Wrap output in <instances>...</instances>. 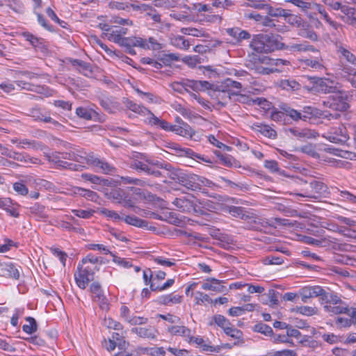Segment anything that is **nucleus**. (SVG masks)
Segmentation results:
<instances>
[{
    "instance_id": "obj_1",
    "label": "nucleus",
    "mask_w": 356,
    "mask_h": 356,
    "mask_svg": "<svg viewBox=\"0 0 356 356\" xmlns=\"http://www.w3.org/2000/svg\"><path fill=\"white\" fill-rule=\"evenodd\" d=\"M159 162L160 161L149 159L145 154L136 152L131 157L129 167L138 172H145L147 175L161 177L163 175L161 171L156 169L154 164Z\"/></svg>"
},
{
    "instance_id": "obj_2",
    "label": "nucleus",
    "mask_w": 356,
    "mask_h": 356,
    "mask_svg": "<svg viewBox=\"0 0 356 356\" xmlns=\"http://www.w3.org/2000/svg\"><path fill=\"white\" fill-rule=\"evenodd\" d=\"M308 79L314 85L312 88L319 92L324 94L343 92L341 90V84L334 80L318 76H308Z\"/></svg>"
},
{
    "instance_id": "obj_3",
    "label": "nucleus",
    "mask_w": 356,
    "mask_h": 356,
    "mask_svg": "<svg viewBox=\"0 0 356 356\" xmlns=\"http://www.w3.org/2000/svg\"><path fill=\"white\" fill-rule=\"evenodd\" d=\"M98 270L97 266H91L79 264L77 267L78 272L74 273L77 286L81 289H85L88 282L93 280L95 271Z\"/></svg>"
},
{
    "instance_id": "obj_4",
    "label": "nucleus",
    "mask_w": 356,
    "mask_h": 356,
    "mask_svg": "<svg viewBox=\"0 0 356 356\" xmlns=\"http://www.w3.org/2000/svg\"><path fill=\"white\" fill-rule=\"evenodd\" d=\"M308 186L310 188V190H308V188H302L300 193H295V195L302 197L316 200L323 194L327 193L328 190V187L325 184L316 179H312L309 182Z\"/></svg>"
},
{
    "instance_id": "obj_5",
    "label": "nucleus",
    "mask_w": 356,
    "mask_h": 356,
    "mask_svg": "<svg viewBox=\"0 0 356 356\" xmlns=\"http://www.w3.org/2000/svg\"><path fill=\"white\" fill-rule=\"evenodd\" d=\"M323 136L331 143L340 145H344L350 138L348 130L343 125L330 128Z\"/></svg>"
},
{
    "instance_id": "obj_6",
    "label": "nucleus",
    "mask_w": 356,
    "mask_h": 356,
    "mask_svg": "<svg viewBox=\"0 0 356 356\" xmlns=\"http://www.w3.org/2000/svg\"><path fill=\"white\" fill-rule=\"evenodd\" d=\"M322 105L337 113L346 111L350 107L342 96H330L322 102Z\"/></svg>"
},
{
    "instance_id": "obj_7",
    "label": "nucleus",
    "mask_w": 356,
    "mask_h": 356,
    "mask_svg": "<svg viewBox=\"0 0 356 356\" xmlns=\"http://www.w3.org/2000/svg\"><path fill=\"white\" fill-rule=\"evenodd\" d=\"M168 147L173 150L174 153L179 156H186L193 159H197L205 163H212V161L209 157L197 154L190 148L181 147L179 145L176 143L170 144Z\"/></svg>"
},
{
    "instance_id": "obj_8",
    "label": "nucleus",
    "mask_w": 356,
    "mask_h": 356,
    "mask_svg": "<svg viewBox=\"0 0 356 356\" xmlns=\"http://www.w3.org/2000/svg\"><path fill=\"white\" fill-rule=\"evenodd\" d=\"M172 204L182 212L190 213L191 211L197 212L195 197L191 194L186 196L176 197Z\"/></svg>"
},
{
    "instance_id": "obj_9",
    "label": "nucleus",
    "mask_w": 356,
    "mask_h": 356,
    "mask_svg": "<svg viewBox=\"0 0 356 356\" xmlns=\"http://www.w3.org/2000/svg\"><path fill=\"white\" fill-rule=\"evenodd\" d=\"M86 159V164L99 169L104 174L112 175L116 170L115 168L106 160L97 157L93 154H88Z\"/></svg>"
},
{
    "instance_id": "obj_10",
    "label": "nucleus",
    "mask_w": 356,
    "mask_h": 356,
    "mask_svg": "<svg viewBox=\"0 0 356 356\" xmlns=\"http://www.w3.org/2000/svg\"><path fill=\"white\" fill-rule=\"evenodd\" d=\"M222 99V101H218L217 103V105L221 107H225L228 102L232 99H234V101L241 102V103H246L248 99V97L245 95H242L240 93H236L230 92V90H222L219 96Z\"/></svg>"
},
{
    "instance_id": "obj_11",
    "label": "nucleus",
    "mask_w": 356,
    "mask_h": 356,
    "mask_svg": "<svg viewBox=\"0 0 356 356\" xmlns=\"http://www.w3.org/2000/svg\"><path fill=\"white\" fill-rule=\"evenodd\" d=\"M301 300L303 302H307V300L314 297H320L324 294V289L320 286H305L300 292Z\"/></svg>"
},
{
    "instance_id": "obj_12",
    "label": "nucleus",
    "mask_w": 356,
    "mask_h": 356,
    "mask_svg": "<svg viewBox=\"0 0 356 356\" xmlns=\"http://www.w3.org/2000/svg\"><path fill=\"white\" fill-rule=\"evenodd\" d=\"M122 47H138L143 49H149L148 42L140 37H124L117 43Z\"/></svg>"
},
{
    "instance_id": "obj_13",
    "label": "nucleus",
    "mask_w": 356,
    "mask_h": 356,
    "mask_svg": "<svg viewBox=\"0 0 356 356\" xmlns=\"http://www.w3.org/2000/svg\"><path fill=\"white\" fill-rule=\"evenodd\" d=\"M155 166L158 169L166 170V176L177 183L182 170L174 168L170 163L165 161H160L159 163H155Z\"/></svg>"
},
{
    "instance_id": "obj_14",
    "label": "nucleus",
    "mask_w": 356,
    "mask_h": 356,
    "mask_svg": "<svg viewBox=\"0 0 356 356\" xmlns=\"http://www.w3.org/2000/svg\"><path fill=\"white\" fill-rule=\"evenodd\" d=\"M99 104L109 113H115L122 109L120 102L113 97H102L99 98Z\"/></svg>"
},
{
    "instance_id": "obj_15",
    "label": "nucleus",
    "mask_w": 356,
    "mask_h": 356,
    "mask_svg": "<svg viewBox=\"0 0 356 356\" xmlns=\"http://www.w3.org/2000/svg\"><path fill=\"white\" fill-rule=\"evenodd\" d=\"M19 205L17 202H14L9 197H0V208L5 210L10 216L18 218L19 213L18 208Z\"/></svg>"
},
{
    "instance_id": "obj_16",
    "label": "nucleus",
    "mask_w": 356,
    "mask_h": 356,
    "mask_svg": "<svg viewBox=\"0 0 356 356\" xmlns=\"http://www.w3.org/2000/svg\"><path fill=\"white\" fill-rule=\"evenodd\" d=\"M343 15H339L344 22L356 27V8L342 5L339 8Z\"/></svg>"
},
{
    "instance_id": "obj_17",
    "label": "nucleus",
    "mask_w": 356,
    "mask_h": 356,
    "mask_svg": "<svg viewBox=\"0 0 356 356\" xmlns=\"http://www.w3.org/2000/svg\"><path fill=\"white\" fill-rule=\"evenodd\" d=\"M350 318L337 317L335 321L336 325L338 328H347L351 325H356V308L350 307L349 314H346Z\"/></svg>"
},
{
    "instance_id": "obj_18",
    "label": "nucleus",
    "mask_w": 356,
    "mask_h": 356,
    "mask_svg": "<svg viewBox=\"0 0 356 356\" xmlns=\"http://www.w3.org/2000/svg\"><path fill=\"white\" fill-rule=\"evenodd\" d=\"M301 63L302 65L309 67L316 71H323L325 69L324 60L321 56L306 58L302 59Z\"/></svg>"
},
{
    "instance_id": "obj_19",
    "label": "nucleus",
    "mask_w": 356,
    "mask_h": 356,
    "mask_svg": "<svg viewBox=\"0 0 356 356\" xmlns=\"http://www.w3.org/2000/svg\"><path fill=\"white\" fill-rule=\"evenodd\" d=\"M300 112L301 120L303 121L320 118L323 115V111L310 106H304Z\"/></svg>"
},
{
    "instance_id": "obj_20",
    "label": "nucleus",
    "mask_w": 356,
    "mask_h": 356,
    "mask_svg": "<svg viewBox=\"0 0 356 356\" xmlns=\"http://www.w3.org/2000/svg\"><path fill=\"white\" fill-rule=\"evenodd\" d=\"M334 72L337 77L346 81H348L352 76L356 75V70L355 68L343 63L338 65Z\"/></svg>"
},
{
    "instance_id": "obj_21",
    "label": "nucleus",
    "mask_w": 356,
    "mask_h": 356,
    "mask_svg": "<svg viewBox=\"0 0 356 356\" xmlns=\"http://www.w3.org/2000/svg\"><path fill=\"white\" fill-rule=\"evenodd\" d=\"M131 331L140 337L151 339H155L158 334L157 330L152 326H149L147 327H133Z\"/></svg>"
},
{
    "instance_id": "obj_22",
    "label": "nucleus",
    "mask_w": 356,
    "mask_h": 356,
    "mask_svg": "<svg viewBox=\"0 0 356 356\" xmlns=\"http://www.w3.org/2000/svg\"><path fill=\"white\" fill-rule=\"evenodd\" d=\"M28 115L32 117L35 120H40L44 122L52 123L54 124H58V122L51 118L49 115H46L43 113L40 108L34 107L29 109Z\"/></svg>"
},
{
    "instance_id": "obj_23",
    "label": "nucleus",
    "mask_w": 356,
    "mask_h": 356,
    "mask_svg": "<svg viewBox=\"0 0 356 356\" xmlns=\"http://www.w3.org/2000/svg\"><path fill=\"white\" fill-rule=\"evenodd\" d=\"M337 53L339 58L344 59L348 63L356 65V56L353 54L346 46L337 44Z\"/></svg>"
},
{
    "instance_id": "obj_24",
    "label": "nucleus",
    "mask_w": 356,
    "mask_h": 356,
    "mask_svg": "<svg viewBox=\"0 0 356 356\" xmlns=\"http://www.w3.org/2000/svg\"><path fill=\"white\" fill-rule=\"evenodd\" d=\"M76 114L81 118H83L86 120H94L102 121L100 118L99 114L92 110V108H88L86 107H78L76 109Z\"/></svg>"
},
{
    "instance_id": "obj_25",
    "label": "nucleus",
    "mask_w": 356,
    "mask_h": 356,
    "mask_svg": "<svg viewBox=\"0 0 356 356\" xmlns=\"http://www.w3.org/2000/svg\"><path fill=\"white\" fill-rule=\"evenodd\" d=\"M172 132L176 134L192 139L195 134V131L188 123H182V125H173Z\"/></svg>"
},
{
    "instance_id": "obj_26",
    "label": "nucleus",
    "mask_w": 356,
    "mask_h": 356,
    "mask_svg": "<svg viewBox=\"0 0 356 356\" xmlns=\"http://www.w3.org/2000/svg\"><path fill=\"white\" fill-rule=\"evenodd\" d=\"M1 271L2 276L13 278L14 280L19 279L20 274L19 269L16 265L13 263H6L2 265Z\"/></svg>"
},
{
    "instance_id": "obj_27",
    "label": "nucleus",
    "mask_w": 356,
    "mask_h": 356,
    "mask_svg": "<svg viewBox=\"0 0 356 356\" xmlns=\"http://www.w3.org/2000/svg\"><path fill=\"white\" fill-rule=\"evenodd\" d=\"M114 198L118 200V203L122 204L124 207L132 208L134 211L138 213L136 211L137 207L135 206V201L134 198L125 192L118 193L117 196H114Z\"/></svg>"
},
{
    "instance_id": "obj_28",
    "label": "nucleus",
    "mask_w": 356,
    "mask_h": 356,
    "mask_svg": "<svg viewBox=\"0 0 356 356\" xmlns=\"http://www.w3.org/2000/svg\"><path fill=\"white\" fill-rule=\"evenodd\" d=\"M264 42L266 43V53L282 48L284 45L279 42L277 37L273 34H264Z\"/></svg>"
},
{
    "instance_id": "obj_29",
    "label": "nucleus",
    "mask_w": 356,
    "mask_h": 356,
    "mask_svg": "<svg viewBox=\"0 0 356 356\" xmlns=\"http://www.w3.org/2000/svg\"><path fill=\"white\" fill-rule=\"evenodd\" d=\"M167 330L171 335L182 337L186 338V341L191 332V329L188 327L177 324L168 327Z\"/></svg>"
},
{
    "instance_id": "obj_30",
    "label": "nucleus",
    "mask_w": 356,
    "mask_h": 356,
    "mask_svg": "<svg viewBox=\"0 0 356 356\" xmlns=\"http://www.w3.org/2000/svg\"><path fill=\"white\" fill-rule=\"evenodd\" d=\"M226 33L234 38L237 42H241L243 40L250 39L251 37L249 32L241 30L238 27L227 29Z\"/></svg>"
},
{
    "instance_id": "obj_31",
    "label": "nucleus",
    "mask_w": 356,
    "mask_h": 356,
    "mask_svg": "<svg viewBox=\"0 0 356 356\" xmlns=\"http://www.w3.org/2000/svg\"><path fill=\"white\" fill-rule=\"evenodd\" d=\"M113 30L111 33H108L110 35H108V40L117 44L124 38L123 35L127 34L128 29L124 27H120L117 26H113Z\"/></svg>"
},
{
    "instance_id": "obj_32",
    "label": "nucleus",
    "mask_w": 356,
    "mask_h": 356,
    "mask_svg": "<svg viewBox=\"0 0 356 356\" xmlns=\"http://www.w3.org/2000/svg\"><path fill=\"white\" fill-rule=\"evenodd\" d=\"M264 34H258L254 36L250 46L253 51L257 53H266V43L264 40Z\"/></svg>"
},
{
    "instance_id": "obj_33",
    "label": "nucleus",
    "mask_w": 356,
    "mask_h": 356,
    "mask_svg": "<svg viewBox=\"0 0 356 356\" xmlns=\"http://www.w3.org/2000/svg\"><path fill=\"white\" fill-rule=\"evenodd\" d=\"M227 211L233 217L242 220H247L250 218V213L242 207L229 206L227 207Z\"/></svg>"
},
{
    "instance_id": "obj_34",
    "label": "nucleus",
    "mask_w": 356,
    "mask_h": 356,
    "mask_svg": "<svg viewBox=\"0 0 356 356\" xmlns=\"http://www.w3.org/2000/svg\"><path fill=\"white\" fill-rule=\"evenodd\" d=\"M286 49L291 51H310L316 53L318 56H321L320 51L316 49L314 46L308 44L307 42L301 44H293L287 45L285 47Z\"/></svg>"
},
{
    "instance_id": "obj_35",
    "label": "nucleus",
    "mask_w": 356,
    "mask_h": 356,
    "mask_svg": "<svg viewBox=\"0 0 356 356\" xmlns=\"http://www.w3.org/2000/svg\"><path fill=\"white\" fill-rule=\"evenodd\" d=\"M224 286L221 285V281L216 278L207 279L202 284V289L206 291H213L216 292L223 291Z\"/></svg>"
},
{
    "instance_id": "obj_36",
    "label": "nucleus",
    "mask_w": 356,
    "mask_h": 356,
    "mask_svg": "<svg viewBox=\"0 0 356 356\" xmlns=\"http://www.w3.org/2000/svg\"><path fill=\"white\" fill-rule=\"evenodd\" d=\"M324 309L325 312L333 314H349L350 311V308L344 302L343 304H338V305H325Z\"/></svg>"
},
{
    "instance_id": "obj_37",
    "label": "nucleus",
    "mask_w": 356,
    "mask_h": 356,
    "mask_svg": "<svg viewBox=\"0 0 356 356\" xmlns=\"http://www.w3.org/2000/svg\"><path fill=\"white\" fill-rule=\"evenodd\" d=\"M61 157L63 159L74 161L77 162V164L83 165L87 163L86 158H88V155L83 156L74 151H70L68 152H62Z\"/></svg>"
},
{
    "instance_id": "obj_38",
    "label": "nucleus",
    "mask_w": 356,
    "mask_h": 356,
    "mask_svg": "<svg viewBox=\"0 0 356 356\" xmlns=\"http://www.w3.org/2000/svg\"><path fill=\"white\" fill-rule=\"evenodd\" d=\"M181 301L182 296L179 295H174L173 293L161 296L158 299L159 303L165 305H168L170 304H177L180 303Z\"/></svg>"
},
{
    "instance_id": "obj_39",
    "label": "nucleus",
    "mask_w": 356,
    "mask_h": 356,
    "mask_svg": "<svg viewBox=\"0 0 356 356\" xmlns=\"http://www.w3.org/2000/svg\"><path fill=\"white\" fill-rule=\"evenodd\" d=\"M123 103L127 108H129V110L136 113L143 114L145 115L146 112L148 111V109L147 108L140 104H138L127 98L123 100Z\"/></svg>"
},
{
    "instance_id": "obj_40",
    "label": "nucleus",
    "mask_w": 356,
    "mask_h": 356,
    "mask_svg": "<svg viewBox=\"0 0 356 356\" xmlns=\"http://www.w3.org/2000/svg\"><path fill=\"white\" fill-rule=\"evenodd\" d=\"M122 220L128 225L144 228L147 227L148 222L146 220H142L135 216H126Z\"/></svg>"
},
{
    "instance_id": "obj_41",
    "label": "nucleus",
    "mask_w": 356,
    "mask_h": 356,
    "mask_svg": "<svg viewBox=\"0 0 356 356\" xmlns=\"http://www.w3.org/2000/svg\"><path fill=\"white\" fill-rule=\"evenodd\" d=\"M280 87L287 91H297L301 88V85L295 79H283L280 81Z\"/></svg>"
},
{
    "instance_id": "obj_42",
    "label": "nucleus",
    "mask_w": 356,
    "mask_h": 356,
    "mask_svg": "<svg viewBox=\"0 0 356 356\" xmlns=\"http://www.w3.org/2000/svg\"><path fill=\"white\" fill-rule=\"evenodd\" d=\"M321 301L322 303H330V305L343 304V301L336 293L327 292L325 289Z\"/></svg>"
},
{
    "instance_id": "obj_43",
    "label": "nucleus",
    "mask_w": 356,
    "mask_h": 356,
    "mask_svg": "<svg viewBox=\"0 0 356 356\" xmlns=\"http://www.w3.org/2000/svg\"><path fill=\"white\" fill-rule=\"evenodd\" d=\"M280 108L285 113L286 115L289 116L292 120L295 121L301 120L300 111L292 108L286 104H282L280 106Z\"/></svg>"
},
{
    "instance_id": "obj_44",
    "label": "nucleus",
    "mask_w": 356,
    "mask_h": 356,
    "mask_svg": "<svg viewBox=\"0 0 356 356\" xmlns=\"http://www.w3.org/2000/svg\"><path fill=\"white\" fill-rule=\"evenodd\" d=\"M220 44V41L214 40L207 44H197L193 48V51L199 54H205L210 51L212 47H216Z\"/></svg>"
},
{
    "instance_id": "obj_45",
    "label": "nucleus",
    "mask_w": 356,
    "mask_h": 356,
    "mask_svg": "<svg viewBox=\"0 0 356 356\" xmlns=\"http://www.w3.org/2000/svg\"><path fill=\"white\" fill-rule=\"evenodd\" d=\"M300 343L305 347L311 348L312 350H316L322 348V343L321 342L312 339L308 336H304L300 340Z\"/></svg>"
},
{
    "instance_id": "obj_46",
    "label": "nucleus",
    "mask_w": 356,
    "mask_h": 356,
    "mask_svg": "<svg viewBox=\"0 0 356 356\" xmlns=\"http://www.w3.org/2000/svg\"><path fill=\"white\" fill-rule=\"evenodd\" d=\"M211 4L213 10V8L223 10H229L234 6V2L231 0H211Z\"/></svg>"
},
{
    "instance_id": "obj_47",
    "label": "nucleus",
    "mask_w": 356,
    "mask_h": 356,
    "mask_svg": "<svg viewBox=\"0 0 356 356\" xmlns=\"http://www.w3.org/2000/svg\"><path fill=\"white\" fill-rule=\"evenodd\" d=\"M84 168L83 165L70 163L63 161V159L61 160L60 164L57 166L58 169H68L72 171H82Z\"/></svg>"
},
{
    "instance_id": "obj_48",
    "label": "nucleus",
    "mask_w": 356,
    "mask_h": 356,
    "mask_svg": "<svg viewBox=\"0 0 356 356\" xmlns=\"http://www.w3.org/2000/svg\"><path fill=\"white\" fill-rule=\"evenodd\" d=\"M75 193L79 194V195L91 201H96L98 197V195L96 192L79 187L75 189Z\"/></svg>"
},
{
    "instance_id": "obj_49",
    "label": "nucleus",
    "mask_w": 356,
    "mask_h": 356,
    "mask_svg": "<svg viewBox=\"0 0 356 356\" xmlns=\"http://www.w3.org/2000/svg\"><path fill=\"white\" fill-rule=\"evenodd\" d=\"M22 36L34 47L40 48L42 45L43 39L39 38L29 32H24Z\"/></svg>"
},
{
    "instance_id": "obj_50",
    "label": "nucleus",
    "mask_w": 356,
    "mask_h": 356,
    "mask_svg": "<svg viewBox=\"0 0 356 356\" xmlns=\"http://www.w3.org/2000/svg\"><path fill=\"white\" fill-rule=\"evenodd\" d=\"M181 31L185 35H189L194 37H204L207 34L203 29L193 27L182 28Z\"/></svg>"
},
{
    "instance_id": "obj_51",
    "label": "nucleus",
    "mask_w": 356,
    "mask_h": 356,
    "mask_svg": "<svg viewBox=\"0 0 356 356\" xmlns=\"http://www.w3.org/2000/svg\"><path fill=\"white\" fill-rule=\"evenodd\" d=\"M25 319L27 322H29V324L24 325L22 326L23 331L29 334H31L35 332L38 330V325L35 318L31 316H28Z\"/></svg>"
},
{
    "instance_id": "obj_52",
    "label": "nucleus",
    "mask_w": 356,
    "mask_h": 356,
    "mask_svg": "<svg viewBox=\"0 0 356 356\" xmlns=\"http://www.w3.org/2000/svg\"><path fill=\"white\" fill-rule=\"evenodd\" d=\"M289 131L298 139L309 138L312 137L311 131L309 129H300L297 128H291Z\"/></svg>"
},
{
    "instance_id": "obj_53",
    "label": "nucleus",
    "mask_w": 356,
    "mask_h": 356,
    "mask_svg": "<svg viewBox=\"0 0 356 356\" xmlns=\"http://www.w3.org/2000/svg\"><path fill=\"white\" fill-rule=\"evenodd\" d=\"M258 127V131L264 136L270 138H275L277 136L276 131L270 127L266 124L256 125Z\"/></svg>"
},
{
    "instance_id": "obj_54",
    "label": "nucleus",
    "mask_w": 356,
    "mask_h": 356,
    "mask_svg": "<svg viewBox=\"0 0 356 356\" xmlns=\"http://www.w3.org/2000/svg\"><path fill=\"white\" fill-rule=\"evenodd\" d=\"M253 330L254 332L264 334L266 336H271L273 333L271 327L263 323H259L254 325Z\"/></svg>"
},
{
    "instance_id": "obj_55",
    "label": "nucleus",
    "mask_w": 356,
    "mask_h": 356,
    "mask_svg": "<svg viewBox=\"0 0 356 356\" xmlns=\"http://www.w3.org/2000/svg\"><path fill=\"white\" fill-rule=\"evenodd\" d=\"M288 1L300 8L301 10L305 13H307L311 10L312 6H313V2L305 1L303 0H289Z\"/></svg>"
},
{
    "instance_id": "obj_56",
    "label": "nucleus",
    "mask_w": 356,
    "mask_h": 356,
    "mask_svg": "<svg viewBox=\"0 0 356 356\" xmlns=\"http://www.w3.org/2000/svg\"><path fill=\"white\" fill-rule=\"evenodd\" d=\"M158 60L163 65L169 66L172 61L179 60V56L175 54H164L159 56Z\"/></svg>"
},
{
    "instance_id": "obj_57",
    "label": "nucleus",
    "mask_w": 356,
    "mask_h": 356,
    "mask_svg": "<svg viewBox=\"0 0 356 356\" xmlns=\"http://www.w3.org/2000/svg\"><path fill=\"white\" fill-rule=\"evenodd\" d=\"M108 8L111 10H126L129 8L130 6L134 8V5H129L128 3L125 2H120L117 1H111L108 3Z\"/></svg>"
},
{
    "instance_id": "obj_58",
    "label": "nucleus",
    "mask_w": 356,
    "mask_h": 356,
    "mask_svg": "<svg viewBox=\"0 0 356 356\" xmlns=\"http://www.w3.org/2000/svg\"><path fill=\"white\" fill-rule=\"evenodd\" d=\"M175 283L174 279H168L164 284L160 285L156 284V282H151L150 284V289L153 291H164L169 287H170Z\"/></svg>"
},
{
    "instance_id": "obj_59",
    "label": "nucleus",
    "mask_w": 356,
    "mask_h": 356,
    "mask_svg": "<svg viewBox=\"0 0 356 356\" xmlns=\"http://www.w3.org/2000/svg\"><path fill=\"white\" fill-rule=\"evenodd\" d=\"M213 321L219 327L223 329L228 327L230 325V322L224 316L220 314H216L213 317Z\"/></svg>"
},
{
    "instance_id": "obj_60",
    "label": "nucleus",
    "mask_w": 356,
    "mask_h": 356,
    "mask_svg": "<svg viewBox=\"0 0 356 356\" xmlns=\"http://www.w3.org/2000/svg\"><path fill=\"white\" fill-rule=\"evenodd\" d=\"M104 325L109 329H113L118 331H122L123 325L118 321L113 320L111 318H105L104 321Z\"/></svg>"
},
{
    "instance_id": "obj_61",
    "label": "nucleus",
    "mask_w": 356,
    "mask_h": 356,
    "mask_svg": "<svg viewBox=\"0 0 356 356\" xmlns=\"http://www.w3.org/2000/svg\"><path fill=\"white\" fill-rule=\"evenodd\" d=\"M16 161L24 162V163H31L34 164L40 163V160L38 158L31 157L29 155L25 153H18Z\"/></svg>"
},
{
    "instance_id": "obj_62",
    "label": "nucleus",
    "mask_w": 356,
    "mask_h": 356,
    "mask_svg": "<svg viewBox=\"0 0 356 356\" xmlns=\"http://www.w3.org/2000/svg\"><path fill=\"white\" fill-rule=\"evenodd\" d=\"M100 213L107 217L108 218L112 219L114 221H118L122 220L123 217H121L116 211L109 210L106 208H102L99 211Z\"/></svg>"
},
{
    "instance_id": "obj_63",
    "label": "nucleus",
    "mask_w": 356,
    "mask_h": 356,
    "mask_svg": "<svg viewBox=\"0 0 356 356\" xmlns=\"http://www.w3.org/2000/svg\"><path fill=\"white\" fill-rule=\"evenodd\" d=\"M17 147L19 148L31 147L33 149H38L40 147V144L35 140L25 138L19 141Z\"/></svg>"
},
{
    "instance_id": "obj_64",
    "label": "nucleus",
    "mask_w": 356,
    "mask_h": 356,
    "mask_svg": "<svg viewBox=\"0 0 356 356\" xmlns=\"http://www.w3.org/2000/svg\"><path fill=\"white\" fill-rule=\"evenodd\" d=\"M183 62L191 67H195L201 63L202 58L197 56H186L182 59Z\"/></svg>"
}]
</instances>
